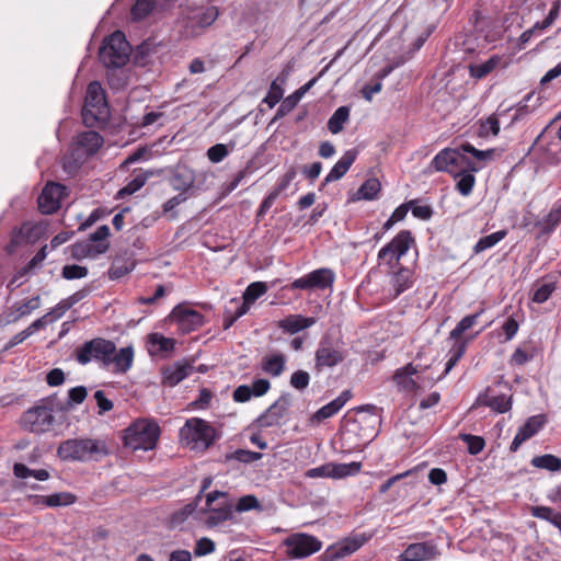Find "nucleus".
Returning <instances> with one entry per match:
<instances>
[{"mask_svg": "<svg viewBox=\"0 0 561 561\" xmlns=\"http://www.w3.org/2000/svg\"><path fill=\"white\" fill-rule=\"evenodd\" d=\"M316 323L314 318L290 314L278 322V328L290 334L298 333Z\"/></svg>", "mask_w": 561, "mask_h": 561, "instance_id": "4be33fe9", "label": "nucleus"}, {"mask_svg": "<svg viewBox=\"0 0 561 561\" xmlns=\"http://www.w3.org/2000/svg\"><path fill=\"white\" fill-rule=\"evenodd\" d=\"M530 514L533 517L546 520L553 525L561 535V512H556L552 507L549 506H531Z\"/></svg>", "mask_w": 561, "mask_h": 561, "instance_id": "cd10ccee", "label": "nucleus"}, {"mask_svg": "<svg viewBox=\"0 0 561 561\" xmlns=\"http://www.w3.org/2000/svg\"><path fill=\"white\" fill-rule=\"evenodd\" d=\"M130 50L125 34L115 31L104 38L99 49V57L106 68H122L129 60Z\"/></svg>", "mask_w": 561, "mask_h": 561, "instance_id": "20e7f679", "label": "nucleus"}, {"mask_svg": "<svg viewBox=\"0 0 561 561\" xmlns=\"http://www.w3.org/2000/svg\"><path fill=\"white\" fill-rule=\"evenodd\" d=\"M94 399L99 408V414H104L113 409V402L105 397L104 391L98 390L94 393Z\"/></svg>", "mask_w": 561, "mask_h": 561, "instance_id": "338daca9", "label": "nucleus"}, {"mask_svg": "<svg viewBox=\"0 0 561 561\" xmlns=\"http://www.w3.org/2000/svg\"><path fill=\"white\" fill-rule=\"evenodd\" d=\"M154 0H136L131 8V14L136 20H142L150 14Z\"/></svg>", "mask_w": 561, "mask_h": 561, "instance_id": "603ef678", "label": "nucleus"}, {"mask_svg": "<svg viewBox=\"0 0 561 561\" xmlns=\"http://www.w3.org/2000/svg\"><path fill=\"white\" fill-rule=\"evenodd\" d=\"M466 351V342L460 341L456 342L453 348L450 350V357L446 363V367L444 370V376L447 375L453 367L458 363V360L462 357Z\"/></svg>", "mask_w": 561, "mask_h": 561, "instance_id": "864d4df0", "label": "nucleus"}, {"mask_svg": "<svg viewBox=\"0 0 561 561\" xmlns=\"http://www.w3.org/2000/svg\"><path fill=\"white\" fill-rule=\"evenodd\" d=\"M234 148V144L230 142L229 145L217 144L211 146L207 150V157L213 163L221 162L229 152Z\"/></svg>", "mask_w": 561, "mask_h": 561, "instance_id": "a18cd8bd", "label": "nucleus"}, {"mask_svg": "<svg viewBox=\"0 0 561 561\" xmlns=\"http://www.w3.org/2000/svg\"><path fill=\"white\" fill-rule=\"evenodd\" d=\"M215 548H216L215 542L211 539H209L207 537H203L196 541V545L194 548V554L196 557L207 556V554L214 552Z\"/></svg>", "mask_w": 561, "mask_h": 561, "instance_id": "680f3d73", "label": "nucleus"}, {"mask_svg": "<svg viewBox=\"0 0 561 561\" xmlns=\"http://www.w3.org/2000/svg\"><path fill=\"white\" fill-rule=\"evenodd\" d=\"M13 473L19 479H26L28 477H33L38 481H46L50 477L49 472L46 469L33 470V469H30L24 463H20V462L14 463Z\"/></svg>", "mask_w": 561, "mask_h": 561, "instance_id": "72a5a7b5", "label": "nucleus"}, {"mask_svg": "<svg viewBox=\"0 0 561 561\" xmlns=\"http://www.w3.org/2000/svg\"><path fill=\"white\" fill-rule=\"evenodd\" d=\"M459 149L462 154L470 153L474 158V160L470 161L481 165V169L483 168L484 162L491 161L495 157V149L479 150L469 142L460 145Z\"/></svg>", "mask_w": 561, "mask_h": 561, "instance_id": "7c9ffc66", "label": "nucleus"}, {"mask_svg": "<svg viewBox=\"0 0 561 561\" xmlns=\"http://www.w3.org/2000/svg\"><path fill=\"white\" fill-rule=\"evenodd\" d=\"M293 404L290 393H283L270 408L261 414L255 423L260 428L279 426Z\"/></svg>", "mask_w": 561, "mask_h": 561, "instance_id": "ddd939ff", "label": "nucleus"}, {"mask_svg": "<svg viewBox=\"0 0 561 561\" xmlns=\"http://www.w3.org/2000/svg\"><path fill=\"white\" fill-rule=\"evenodd\" d=\"M267 291V285L264 282L251 283L243 293V300L253 304L256 299Z\"/></svg>", "mask_w": 561, "mask_h": 561, "instance_id": "de8ad7c7", "label": "nucleus"}, {"mask_svg": "<svg viewBox=\"0 0 561 561\" xmlns=\"http://www.w3.org/2000/svg\"><path fill=\"white\" fill-rule=\"evenodd\" d=\"M546 416L543 414H537L530 416L523 426H520L510 446V450L515 453L518 450L520 445L537 434L546 423Z\"/></svg>", "mask_w": 561, "mask_h": 561, "instance_id": "a211bd4d", "label": "nucleus"}, {"mask_svg": "<svg viewBox=\"0 0 561 561\" xmlns=\"http://www.w3.org/2000/svg\"><path fill=\"white\" fill-rule=\"evenodd\" d=\"M150 175H152V173L148 172H140L136 174L130 182L119 190L118 195L126 196L136 193L146 184Z\"/></svg>", "mask_w": 561, "mask_h": 561, "instance_id": "ea45409f", "label": "nucleus"}, {"mask_svg": "<svg viewBox=\"0 0 561 561\" xmlns=\"http://www.w3.org/2000/svg\"><path fill=\"white\" fill-rule=\"evenodd\" d=\"M413 241L414 239L409 230L400 231L388 244L380 249L378 260L392 270L394 264L408 252Z\"/></svg>", "mask_w": 561, "mask_h": 561, "instance_id": "9d476101", "label": "nucleus"}, {"mask_svg": "<svg viewBox=\"0 0 561 561\" xmlns=\"http://www.w3.org/2000/svg\"><path fill=\"white\" fill-rule=\"evenodd\" d=\"M391 286L393 289V298L404 293L412 286V272L408 267H400L393 272L391 277Z\"/></svg>", "mask_w": 561, "mask_h": 561, "instance_id": "a878e982", "label": "nucleus"}, {"mask_svg": "<svg viewBox=\"0 0 561 561\" xmlns=\"http://www.w3.org/2000/svg\"><path fill=\"white\" fill-rule=\"evenodd\" d=\"M181 435L193 443V448L205 450L217 438L216 430L205 420L192 417L181 430Z\"/></svg>", "mask_w": 561, "mask_h": 561, "instance_id": "6e6552de", "label": "nucleus"}, {"mask_svg": "<svg viewBox=\"0 0 561 561\" xmlns=\"http://www.w3.org/2000/svg\"><path fill=\"white\" fill-rule=\"evenodd\" d=\"M416 374V368L412 364L398 369L393 376V380L401 390L413 391L417 385L412 379V376Z\"/></svg>", "mask_w": 561, "mask_h": 561, "instance_id": "bb28decb", "label": "nucleus"}, {"mask_svg": "<svg viewBox=\"0 0 561 561\" xmlns=\"http://www.w3.org/2000/svg\"><path fill=\"white\" fill-rule=\"evenodd\" d=\"M69 404H81L87 396H88V391H87V388L83 387V386H78V387H75V388H71L69 390Z\"/></svg>", "mask_w": 561, "mask_h": 561, "instance_id": "774afa93", "label": "nucleus"}, {"mask_svg": "<svg viewBox=\"0 0 561 561\" xmlns=\"http://www.w3.org/2000/svg\"><path fill=\"white\" fill-rule=\"evenodd\" d=\"M217 18L218 9L216 7H209L197 16L196 24L204 28L211 25Z\"/></svg>", "mask_w": 561, "mask_h": 561, "instance_id": "052dcab7", "label": "nucleus"}, {"mask_svg": "<svg viewBox=\"0 0 561 561\" xmlns=\"http://www.w3.org/2000/svg\"><path fill=\"white\" fill-rule=\"evenodd\" d=\"M380 188H381L380 182L375 178H370V179L366 180L362 184V186L358 188V191H357L358 198L366 199V201H373L377 197Z\"/></svg>", "mask_w": 561, "mask_h": 561, "instance_id": "e433bc0d", "label": "nucleus"}, {"mask_svg": "<svg viewBox=\"0 0 561 561\" xmlns=\"http://www.w3.org/2000/svg\"><path fill=\"white\" fill-rule=\"evenodd\" d=\"M76 358L79 364L87 365L92 360L103 367L114 366L116 373H126L133 365L134 350L131 346L116 350L114 342L103 337H95L84 342L76 350Z\"/></svg>", "mask_w": 561, "mask_h": 561, "instance_id": "f257e3e1", "label": "nucleus"}, {"mask_svg": "<svg viewBox=\"0 0 561 561\" xmlns=\"http://www.w3.org/2000/svg\"><path fill=\"white\" fill-rule=\"evenodd\" d=\"M350 107L340 106L335 110L332 116L328 121V129L332 134H339L343 130L344 124L350 118Z\"/></svg>", "mask_w": 561, "mask_h": 561, "instance_id": "473e14b6", "label": "nucleus"}, {"mask_svg": "<svg viewBox=\"0 0 561 561\" xmlns=\"http://www.w3.org/2000/svg\"><path fill=\"white\" fill-rule=\"evenodd\" d=\"M50 405L51 399L47 398L42 400V404L28 409L21 417V425L36 434L48 432L55 422Z\"/></svg>", "mask_w": 561, "mask_h": 561, "instance_id": "0eeeda50", "label": "nucleus"}, {"mask_svg": "<svg viewBox=\"0 0 561 561\" xmlns=\"http://www.w3.org/2000/svg\"><path fill=\"white\" fill-rule=\"evenodd\" d=\"M316 82L317 78H312L298 90H296L293 94L287 96L277 110V116H284L286 113L290 112L297 105L300 99L314 85Z\"/></svg>", "mask_w": 561, "mask_h": 561, "instance_id": "393cba45", "label": "nucleus"}, {"mask_svg": "<svg viewBox=\"0 0 561 561\" xmlns=\"http://www.w3.org/2000/svg\"><path fill=\"white\" fill-rule=\"evenodd\" d=\"M284 545L291 559L307 558L322 548V542L317 537L304 533L288 536Z\"/></svg>", "mask_w": 561, "mask_h": 561, "instance_id": "1a4fd4ad", "label": "nucleus"}, {"mask_svg": "<svg viewBox=\"0 0 561 561\" xmlns=\"http://www.w3.org/2000/svg\"><path fill=\"white\" fill-rule=\"evenodd\" d=\"M477 403L489 407L499 413H505L512 408V397L506 394L493 396L491 390L488 389L484 393L479 394Z\"/></svg>", "mask_w": 561, "mask_h": 561, "instance_id": "aec40b11", "label": "nucleus"}, {"mask_svg": "<svg viewBox=\"0 0 561 561\" xmlns=\"http://www.w3.org/2000/svg\"><path fill=\"white\" fill-rule=\"evenodd\" d=\"M505 236H506L505 230H499L491 234L480 238L473 248L474 253H480L482 251H485V250L494 247L501 240H503L505 238Z\"/></svg>", "mask_w": 561, "mask_h": 561, "instance_id": "4c0bfd02", "label": "nucleus"}, {"mask_svg": "<svg viewBox=\"0 0 561 561\" xmlns=\"http://www.w3.org/2000/svg\"><path fill=\"white\" fill-rule=\"evenodd\" d=\"M531 465L539 469H546L549 471H558L561 469V458L546 454L541 456H536L531 459Z\"/></svg>", "mask_w": 561, "mask_h": 561, "instance_id": "c9c22d12", "label": "nucleus"}, {"mask_svg": "<svg viewBox=\"0 0 561 561\" xmlns=\"http://www.w3.org/2000/svg\"><path fill=\"white\" fill-rule=\"evenodd\" d=\"M357 157V151L354 149L347 150L341 157V159L333 165L331 171L324 178L323 185L329 184L331 182L339 181L342 179L351 165L354 163Z\"/></svg>", "mask_w": 561, "mask_h": 561, "instance_id": "6ab92c4d", "label": "nucleus"}, {"mask_svg": "<svg viewBox=\"0 0 561 561\" xmlns=\"http://www.w3.org/2000/svg\"><path fill=\"white\" fill-rule=\"evenodd\" d=\"M285 365L286 356L280 353L265 356L262 359V369L273 377L282 375L285 369Z\"/></svg>", "mask_w": 561, "mask_h": 561, "instance_id": "c756f323", "label": "nucleus"}, {"mask_svg": "<svg viewBox=\"0 0 561 561\" xmlns=\"http://www.w3.org/2000/svg\"><path fill=\"white\" fill-rule=\"evenodd\" d=\"M533 98V93H528L525 99L518 103L515 114L512 117L511 125L524 119L531 111L529 110V106L527 102Z\"/></svg>", "mask_w": 561, "mask_h": 561, "instance_id": "e2e57ef3", "label": "nucleus"}, {"mask_svg": "<svg viewBox=\"0 0 561 561\" xmlns=\"http://www.w3.org/2000/svg\"><path fill=\"white\" fill-rule=\"evenodd\" d=\"M344 359V354L335 347L328 339L321 340L316 351V368L322 370L324 367H334Z\"/></svg>", "mask_w": 561, "mask_h": 561, "instance_id": "dca6fc26", "label": "nucleus"}, {"mask_svg": "<svg viewBox=\"0 0 561 561\" xmlns=\"http://www.w3.org/2000/svg\"><path fill=\"white\" fill-rule=\"evenodd\" d=\"M366 539L363 536L347 538L341 543L330 546L322 554V561H336L358 550Z\"/></svg>", "mask_w": 561, "mask_h": 561, "instance_id": "f3484780", "label": "nucleus"}, {"mask_svg": "<svg viewBox=\"0 0 561 561\" xmlns=\"http://www.w3.org/2000/svg\"><path fill=\"white\" fill-rule=\"evenodd\" d=\"M202 512L208 514L205 524L213 528L232 518L233 503L226 492H209L206 495V507Z\"/></svg>", "mask_w": 561, "mask_h": 561, "instance_id": "39448f33", "label": "nucleus"}, {"mask_svg": "<svg viewBox=\"0 0 561 561\" xmlns=\"http://www.w3.org/2000/svg\"><path fill=\"white\" fill-rule=\"evenodd\" d=\"M57 454L62 460L89 461L107 455V450L105 442L101 439L73 438L62 442Z\"/></svg>", "mask_w": 561, "mask_h": 561, "instance_id": "f03ea898", "label": "nucleus"}, {"mask_svg": "<svg viewBox=\"0 0 561 561\" xmlns=\"http://www.w3.org/2000/svg\"><path fill=\"white\" fill-rule=\"evenodd\" d=\"M253 397V391L250 386L241 385L237 387L232 393V398L236 402L244 403Z\"/></svg>", "mask_w": 561, "mask_h": 561, "instance_id": "69168bd1", "label": "nucleus"}, {"mask_svg": "<svg viewBox=\"0 0 561 561\" xmlns=\"http://www.w3.org/2000/svg\"><path fill=\"white\" fill-rule=\"evenodd\" d=\"M192 366L187 363H175L163 369V383L174 387L188 377Z\"/></svg>", "mask_w": 561, "mask_h": 561, "instance_id": "b1692460", "label": "nucleus"}, {"mask_svg": "<svg viewBox=\"0 0 561 561\" xmlns=\"http://www.w3.org/2000/svg\"><path fill=\"white\" fill-rule=\"evenodd\" d=\"M105 103L104 91L102 85L98 81H92L89 83L85 95V106L83 108V119L88 122V113L90 112L88 107L100 108Z\"/></svg>", "mask_w": 561, "mask_h": 561, "instance_id": "5701e85b", "label": "nucleus"}, {"mask_svg": "<svg viewBox=\"0 0 561 561\" xmlns=\"http://www.w3.org/2000/svg\"><path fill=\"white\" fill-rule=\"evenodd\" d=\"M169 318L171 322L176 323L182 334H188L205 323V317L201 312L183 304L175 306Z\"/></svg>", "mask_w": 561, "mask_h": 561, "instance_id": "f8f14e48", "label": "nucleus"}, {"mask_svg": "<svg viewBox=\"0 0 561 561\" xmlns=\"http://www.w3.org/2000/svg\"><path fill=\"white\" fill-rule=\"evenodd\" d=\"M440 554L434 541H422L408 545L398 557V561H431Z\"/></svg>", "mask_w": 561, "mask_h": 561, "instance_id": "4468645a", "label": "nucleus"}, {"mask_svg": "<svg viewBox=\"0 0 561 561\" xmlns=\"http://www.w3.org/2000/svg\"><path fill=\"white\" fill-rule=\"evenodd\" d=\"M102 144V136L94 130L83 131L78 136V145L84 149L87 154L95 153Z\"/></svg>", "mask_w": 561, "mask_h": 561, "instance_id": "c85d7f7f", "label": "nucleus"}, {"mask_svg": "<svg viewBox=\"0 0 561 561\" xmlns=\"http://www.w3.org/2000/svg\"><path fill=\"white\" fill-rule=\"evenodd\" d=\"M76 495L70 492H59L47 495L46 507L69 506L76 502Z\"/></svg>", "mask_w": 561, "mask_h": 561, "instance_id": "79ce46f5", "label": "nucleus"}, {"mask_svg": "<svg viewBox=\"0 0 561 561\" xmlns=\"http://www.w3.org/2000/svg\"><path fill=\"white\" fill-rule=\"evenodd\" d=\"M310 381V375L306 370H297L290 376L289 383L293 388L304 391Z\"/></svg>", "mask_w": 561, "mask_h": 561, "instance_id": "bf43d9fd", "label": "nucleus"}, {"mask_svg": "<svg viewBox=\"0 0 561 561\" xmlns=\"http://www.w3.org/2000/svg\"><path fill=\"white\" fill-rule=\"evenodd\" d=\"M262 458V454L245 449H237L232 454L226 456L227 461L237 460L243 463H251Z\"/></svg>", "mask_w": 561, "mask_h": 561, "instance_id": "3c124183", "label": "nucleus"}, {"mask_svg": "<svg viewBox=\"0 0 561 561\" xmlns=\"http://www.w3.org/2000/svg\"><path fill=\"white\" fill-rule=\"evenodd\" d=\"M160 435L158 424L149 420H137L124 432V445L133 450H151Z\"/></svg>", "mask_w": 561, "mask_h": 561, "instance_id": "7ed1b4c3", "label": "nucleus"}, {"mask_svg": "<svg viewBox=\"0 0 561 561\" xmlns=\"http://www.w3.org/2000/svg\"><path fill=\"white\" fill-rule=\"evenodd\" d=\"M198 503H199V500L195 499L193 502L186 504L184 507L176 511L172 515V523L178 525V524H181L184 520H186V518L196 511Z\"/></svg>", "mask_w": 561, "mask_h": 561, "instance_id": "13d9d810", "label": "nucleus"}, {"mask_svg": "<svg viewBox=\"0 0 561 561\" xmlns=\"http://www.w3.org/2000/svg\"><path fill=\"white\" fill-rule=\"evenodd\" d=\"M149 343L152 347H157L159 353H169L174 350L175 341L170 337H165L160 333H151L149 335Z\"/></svg>", "mask_w": 561, "mask_h": 561, "instance_id": "37998d69", "label": "nucleus"}, {"mask_svg": "<svg viewBox=\"0 0 561 561\" xmlns=\"http://www.w3.org/2000/svg\"><path fill=\"white\" fill-rule=\"evenodd\" d=\"M481 312L468 314L462 318L458 324L449 333L451 340H458L467 330L471 329L476 323Z\"/></svg>", "mask_w": 561, "mask_h": 561, "instance_id": "58836bf2", "label": "nucleus"}, {"mask_svg": "<svg viewBox=\"0 0 561 561\" xmlns=\"http://www.w3.org/2000/svg\"><path fill=\"white\" fill-rule=\"evenodd\" d=\"M436 171L456 173V169L460 171L478 172L481 165L471 162L465 154L460 152L459 147L456 149L445 148L439 151L431 162Z\"/></svg>", "mask_w": 561, "mask_h": 561, "instance_id": "423d86ee", "label": "nucleus"}, {"mask_svg": "<svg viewBox=\"0 0 561 561\" xmlns=\"http://www.w3.org/2000/svg\"><path fill=\"white\" fill-rule=\"evenodd\" d=\"M459 438L467 444L470 455H478L485 446V442L481 436L461 433Z\"/></svg>", "mask_w": 561, "mask_h": 561, "instance_id": "8fccbe9b", "label": "nucleus"}, {"mask_svg": "<svg viewBox=\"0 0 561 561\" xmlns=\"http://www.w3.org/2000/svg\"><path fill=\"white\" fill-rule=\"evenodd\" d=\"M88 268L85 266L71 264L65 265L61 270V275L66 279H79L88 275Z\"/></svg>", "mask_w": 561, "mask_h": 561, "instance_id": "6e6d98bb", "label": "nucleus"}, {"mask_svg": "<svg viewBox=\"0 0 561 561\" xmlns=\"http://www.w3.org/2000/svg\"><path fill=\"white\" fill-rule=\"evenodd\" d=\"M95 254L96 253H94V247L89 241L78 242V243L73 244V247H72V255L75 257L80 259V257L95 255Z\"/></svg>", "mask_w": 561, "mask_h": 561, "instance_id": "0e129e2a", "label": "nucleus"}, {"mask_svg": "<svg viewBox=\"0 0 561 561\" xmlns=\"http://www.w3.org/2000/svg\"><path fill=\"white\" fill-rule=\"evenodd\" d=\"M351 397L352 393L350 390L342 391L337 398L320 408L312 415V421L321 422L333 416L344 407V404L351 399Z\"/></svg>", "mask_w": 561, "mask_h": 561, "instance_id": "412c9836", "label": "nucleus"}, {"mask_svg": "<svg viewBox=\"0 0 561 561\" xmlns=\"http://www.w3.org/2000/svg\"><path fill=\"white\" fill-rule=\"evenodd\" d=\"M234 508L237 512H248L261 508V504L255 495L249 494L241 496Z\"/></svg>", "mask_w": 561, "mask_h": 561, "instance_id": "4d7b16f0", "label": "nucleus"}, {"mask_svg": "<svg viewBox=\"0 0 561 561\" xmlns=\"http://www.w3.org/2000/svg\"><path fill=\"white\" fill-rule=\"evenodd\" d=\"M496 65H497V59L494 57L490 58L489 60H486L482 64L470 65V67H469L470 76L476 79H482L485 76H488L491 71H493V69L495 68Z\"/></svg>", "mask_w": 561, "mask_h": 561, "instance_id": "49530a36", "label": "nucleus"}, {"mask_svg": "<svg viewBox=\"0 0 561 561\" xmlns=\"http://www.w3.org/2000/svg\"><path fill=\"white\" fill-rule=\"evenodd\" d=\"M66 187L58 183H47L38 196V209L41 213L49 215L60 208V199Z\"/></svg>", "mask_w": 561, "mask_h": 561, "instance_id": "2eb2a0df", "label": "nucleus"}, {"mask_svg": "<svg viewBox=\"0 0 561 561\" xmlns=\"http://www.w3.org/2000/svg\"><path fill=\"white\" fill-rule=\"evenodd\" d=\"M335 280V274L331 268L322 267L314 270L305 276L295 279L290 284L291 289L323 290L331 288Z\"/></svg>", "mask_w": 561, "mask_h": 561, "instance_id": "9b49d317", "label": "nucleus"}, {"mask_svg": "<svg viewBox=\"0 0 561 561\" xmlns=\"http://www.w3.org/2000/svg\"><path fill=\"white\" fill-rule=\"evenodd\" d=\"M283 94L284 90L282 85L277 83V80H273L263 102L266 103L270 108H273L282 100Z\"/></svg>", "mask_w": 561, "mask_h": 561, "instance_id": "5fc2aeb1", "label": "nucleus"}, {"mask_svg": "<svg viewBox=\"0 0 561 561\" xmlns=\"http://www.w3.org/2000/svg\"><path fill=\"white\" fill-rule=\"evenodd\" d=\"M110 236V228L107 225L100 226L89 237V242L94 247V253L102 254L107 251L108 243L105 241Z\"/></svg>", "mask_w": 561, "mask_h": 561, "instance_id": "2f4dec72", "label": "nucleus"}, {"mask_svg": "<svg viewBox=\"0 0 561 561\" xmlns=\"http://www.w3.org/2000/svg\"><path fill=\"white\" fill-rule=\"evenodd\" d=\"M41 306V298L39 296L32 297L28 300L22 301L20 304L15 305V316L13 318V321L19 320L20 318H23L27 314H30L32 311L36 310Z\"/></svg>", "mask_w": 561, "mask_h": 561, "instance_id": "c03bdc74", "label": "nucleus"}, {"mask_svg": "<svg viewBox=\"0 0 561 561\" xmlns=\"http://www.w3.org/2000/svg\"><path fill=\"white\" fill-rule=\"evenodd\" d=\"M360 462L330 463V478H345L359 472Z\"/></svg>", "mask_w": 561, "mask_h": 561, "instance_id": "f704fd0d", "label": "nucleus"}, {"mask_svg": "<svg viewBox=\"0 0 561 561\" xmlns=\"http://www.w3.org/2000/svg\"><path fill=\"white\" fill-rule=\"evenodd\" d=\"M472 173L473 172L470 171H466V173H455L456 175H460V179L458 180L456 187L462 196H468L472 192V188L476 183V178Z\"/></svg>", "mask_w": 561, "mask_h": 561, "instance_id": "09e8293b", "label": "nucleus"}, {"mask_svg": "<svg viewBox=\"0 0 561 561\" xmlns=\"http://www.w3.org/2000/svg\"><path fill=\"white\" fill-rule=\"evenodd\" d=\"M556 290L554 282H542L534 286L533 300L538 304L547 301Z\"/></svg>", "mask_w": 561, "mask_h": 561, "instance_id": "a19ab883", "label": "nucleus"}]
</instances>
